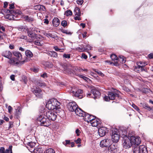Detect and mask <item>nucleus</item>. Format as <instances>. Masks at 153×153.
<instances>
[{
	"mask_svg": "<svg viewBox=\"0 0 153 153\" xmlns=\"http://www.w3.org/2000/svg\"><path fill=\"white\" fill-rule=\"evenodd\" d=\"M7 14L5 16V18L9 20H14L15 17L17 16V14H20L21 12L19 10H6Z\"/></svg>",
	"mask_w": 153,
	"mask_h": 153,
	"instance_id": "nucleus-1",
	"label": "nucleus"
},
{
	"mask_svg": "<svg viewBox=\"0 0 153 153\" xmlns=\"http://www.w3.org/2000/svg\"><path fill=\"white\" fill-rule=\"evenodd\" d=\"M59 104V102L57 100L54 99H52L48 101L46 104V107L50 111H53L56 107Z\"/></svg>",
	"mask_w": 153,
	"mask_h": 153,
	"instance_id": "nucleus-2",
	"label": "nucleus"
},
{
	"mask_svg": "<svg viewBox=\"0 0 153 153\" xmlns=\"http://www.w3.org/2000/svg\"><path fill=\"white\" fill-rule=\"evenodd\" d=\"M37 120L41 122V126L48 127L51 124L50 120L46 115H40Z\"/></svg>",
	"mask_w": 153,
	"mask_h": 153,
	"instance_id": "nucleus-3",
	"label": "nucleus"
},
{
	"mask_svg": "<svg viewBox=\"0 0 153 153\" xmlns=\"http://www.w3.org/2000/svg\"><path fill=\"white\" fill-rule=\"evenodd\" d=\"M59 105L53 110V112L51 111H46L43 108H42L41 111L40 112L42 114V115H55V113L57 114L61 111L62 112L63 111L60 108Z\"/></svg>",
	"mask_w": 153,
	"mask_h": 153,
	"instance_id": "nucleus-4",
	"label": "nucleus"
},
{
	"mask_svg": "<svg viewBox=\"0 0 153 153\" xmlns=\"http://www.w3.org/2000/svg\"><path fill=\"white\" fill-rule=\"evenodd\" d=\"M116 97L120 98L118 92H117L116 91H109L108 92V96H105L104 97V99L105 101H108L110 100H114Z\"/></svg>",
	"mask_w": 153,
	"mask_h": 153,
	"instance_id": "nucleus-5",
	"label": "nucleus"
},
{
	"mask_svg": "<svg viewBox=\"0 0 153 153\" xmlns=\"http://www.w3.org/2000/svg\"><path fill=\"white\" fill-rule=\"evenodd\" d=\"M26 62L27 61L26 60L20 61L17 59L16 58L13 57L10 59L9 62L11 65L19 66L24 64L25 62Z\"/></svg>",
	"mask_w": 153,
	"mask_h": 153,
	"instance_id": "nucleus-6",
	"label": "nucleus"
},
{
	"mask_svg": "<svg viewBox=\"0 0 153 153\" xmlns=\"http://www.w3.org/2000/svg\"><path fill=\"white\" fill-rule=\"evenodd\" d=\"M129 139L131 144L134 145L135 146H139L141 142V139L139 137L131 136H129Z\"/></svg>",
	"mask_w": 153,
	"mask_h": 153,
	"instance_id": "nucleus-7",
	"label": "nucleus"
},
{
	"mask_svg": "<svg viewBox=\"0 0 153 153\" xmlns=\"http://www.w3.org/2000/svg\"><path fill=\"white\" fill-rule=\"evenodd\" d=\"M123 146L125 149H128L130 148L132 145L131 142L129 139V136H125L123 138Z\"/></svg>",
	"mask_w": 153,
	"mask_h": 153,
	"instance_id": "nucleus-8",
	"label": "nucleus"
},
{
	"mask_svg": "<svg viewBox=\"0 0 153 153\" xmlns=\"http://www.w3.org/2000/svg\"><path fill=\"white\" fill-rule=\"evenodd\" d=\"M101 95L100 91L96 88H94L92 89L91 91V94H88V96H91V97L95 99L99 98Z\"/></svg>",
	"mask_w": 153,
	"mask_h": 153,
	"instance_id": "nucleus-9",
	"label": "nucleus"
},
{
	"mask_svg": "<svg viewBox=\"0 0 153 153\" xmlns=\"http://www.w3.org/2000/svg\"><path fill=\"white\" fill-rule=\"evenodd\" d=\"M112 143V140L109 139H106L102 140L100 143V146L102 147L108 148Z\"/></svg>",
	"mask_w": 153,
	"mask_h": 153,
	"instance_id": "nucleus-10",
	"label": "nucleus"
},
{
	"mask_svg": "<svg viewBox=\"0 0 153 153\" xmlns=\"http://www.w3.org/2000/svg\"><path fill=\"white\" fill-rule=\"evenodd\" d=\"M111 138L113 142L117 143L120 138V135L118 134L117 132L115 130H112L111 133Z\"/></svg>",
	"mask_w": 153,
	"mask_h": 153,
	"instance_id": "nucleus-11",
	"label": "nucleus"
},
{
	"mask_svg": "<svg viewBox=\"0 0 153 153\" xmlns=\"http://www.w3.org/2000/svg\"><path fill=\"white\" fill-rule=\"evenodd\" d=\"M108 129L105 127H102L100 128L98 130L99 134L100 137H102L105 135L108 132Z\"/></svg>",
	"mask_w": 153,
	"mask_h": 153,
	"instance_id": "nucleus-12",
	"label": "nucleus"
},
{
	"mask_svg": "<svg viewBox=\"0 0 153 153\" xmlns=\"http://www.w3.org/2000/svg\"><path fill=\"white\" fill-rule=\"evenodd\" d=\"M117 143L113 142L111 143L110 146L108 148V151L111 152V153H117Z\"/></svg>",
	"mask_w": 153,
	"mask_h": 153,
	"instance_id": "nucleus-13",
	"label": "nucleus"
},
{
	"mask_svg": "<svg viewBox=\"0 0 153 153\" xmlns=\"http://www.w3.org/2000/svg\"><path fill=\"white\" fill-rule=\"evenodd\" d=\"M78 106L75 102H71L68 104L67 108L69 111H74L75 109H76V107Z\"/></svg>",
	"mask_w": 153,
	"mask_h": 153,
	"instance_id": "nucleus-14",
	"label": "nucleus"
},
{
	"mask_svg": "<svg viewBox=\"0 0 153 153\" xmlns=\"http://www.w3.org/2000/svg\"><path fill=\"white\" fill-rule=\"evenodd\" d=\"M32 91L37 97L39 98L42 97L43 92L40 89L36 88L35 90H32Z\"/></svg>",
	"mask_w": 153,
	"mask_h": 153,
	"instance_id": "nucleus-15",
	"label": "nucleus"
},
{
	"mask_svg": "<svg viewBox=\"0 0 153 153\" xmlns=\"http://www.w3.org/2000/svg\"><path fill=\"white\" fill-rule=\"evenodd\" d=\"M79 117H81V115H78ZM81 115V117H83V119L85 121L87 122L88 123H90L91 121H92L93 120L95 119L96 118V117L94 115Z\"/></svg>",
	"mask_w": 153,
	"mask_h": 153,
	"instance_id": "nucleus-16",
	"label": "nucleus"
},
{
	"mask_svg": "<svg viewBox=\"0 0 153 153\" xmlns=\"http://www.w3.org/2000/svg\"><path fill=\"white\" fill-rule=\"evenodd\" d=\"M27 33L28 36L30 38L29 39L27 38V41L29 42H31L35 39L36 34L32 33L29 30L27 31Z\"/></svg>",
	"mask_w": 153,
	"mask_h": 153,
	"instance_id": "nucleus-17",
	"label": "nucleus"
},
{
	"mask_svg": "<svg viewBox=\"0 0 153 153\" xmlns=\"http://www.w3.org/2000/svg\"><path fill=\"white\" fill-rule=\"evenodd\" d=\"M71 92L72 93L73 95L79 99H81L83 97L82 95L83 91L81 89H79L76 92L74 91H72Z\"/></svg>",
	"mask_w": 153,
	"mask_h": 153,
	"instance_id": "nucleus-18",
	"label": "nucleus"
},
{
	"mask_svg": "<svg viewBox=\"0 0 153 153\" xmlns=\"http://www.w3.org/2000/svg\"><path fill=\"white\" fill-rule=\"evenodd\" d=\"M90 123L91 124L92 126L96 127L99 126L101 125V122L100 119L96 117L94 120H93L92 121H91Z\"/></svg>",
	"mask_w": 153,
	"mask_h": 153,
	"instance_id": "nucleus-19",
	"label": "nucleus"
},
{
	"mask_svg": "<svg viewBox=\"0 0 153 153\" xmlns=\"http://www.w3.org/2000/svg\"><path fill=\"white\" fill-rule=\"evenodd\" d=\"M120 130L119 132L121 137L123 138L125 136H128L127 135V128H126L121 127Z\"/></svg>",
	"mask_w": 153,
	"mask_h": 153,
	"instance_id": "nucleus-20",
	"label": "nucleus"
},
{
	"mask_svg": "<svg viewBox=\"0 0 153 153\" xmlns=\"http://www.w3.org/2000/svg\"><path fill=\"white\" fill-rule=\"evenodd\" d=\"M74 111L76 115H79L81 114H83V113L85 114V115H91L90 114L87 113L80 108H78L77 107H76V108L75 109Z\"/></svg>",
	"mask_w": 153,
	"mask_h": 153,
	"instance_id": "nucleus-21",
	"label": "nucleus"
},
{
	"mask_svg": "<svg viewBox=\"0 0 153 153\" xmlns=\"http://www.w3.org/2000/svg\"><path fill=\"white\" fill-rule=\"evenodd\" d=\"M33 9L36 10H39V11H45L46 8L43 5L40 4L34 6Z\"/></svg>",
	"mask_w": 153,
	"mask_h": 153,
	"instance_id": "nucleus-22",
	"label": "nucleus"
},
{
	"mask_svg": "<svg viewBox=\"0 0 153 153\" xmlns=\"http://www.w3.org/2000/svg\"><path fill=\"white\" fill-rule=\"evenodd\" d=\"M2 55L6 58L10 59L12 57V53L9 51H5L3 52Z\"/></svg>",
	"mask_w": 153,
	"mask_h": 153,
	"instance_id": "nucleus-23",
	"label": "nucleus"
},
{
	"mask_svg": "<svg viewBox=\"0 0 153 153\" xmlns=\"http://www.w3.org/2000/svg\"><path fill=\"white\" fill-rule=\"evenodd\" d=\"M13 55L16 57L17 59L21 61L22 58V56L21 53L15 51L13 52Z\"/></svg>",
	"mask_w": 153,
	"mask_h": 153,
	"instance_id": "nucleus-24",
	"label": "nucleus"
},
{
	"mask_svg": "<svg viewBox=\"0 0 153 153\" xmlns=\"http://www.w3.org/2000/svg\"><path fill=\"white\" fill-rule=\"evenodd\" d=\"M60 23L59 19L57 17L54 18L52 20V24L53 26L57 27Z\"/></svg>",
	"mask_w": 153,
	"mask_h": 153,
	"instance_id": "nucleus-25",
	"label": "nucleus"
},
{
	"mask_svg": "<svg viewBox=\"0 0 153 153\" xmlns=\"http://www.w3.org/2000/svg\"><path fill=\"white\" fill-rule=\"evenodd\" d=\"M140 153H148L146 146L144 145L140 146Z\"/></svg>",
	"mask_w": 153,
	"mask_h": 153,
	"instance_id": "nucleus-26",
	"label": "nucleus"
},
{
	"mask_svg": "<svg viewBox=\"0 0 153 153\" xmlns=\"http://www.w3.org/2000/svg\"><path fill=\"white\" fill-rule=\"evenodd\" d=\"M137 65H139V66L141 68V71H145V70L143 67L147 65V64L146 63L144 62L140 61L138 62H137Z\"/></svg>",
	"mask_w": 153,
	"mask_h": 153,
	"instance_id": "nucleus-27",
	"label": "nucleus"
},
{
	"mask_svg": "<svg viewBox=\"0 0 153 153\" xmlns=\"http://www.w3.org/2000/svg\"><path fill=\"white\" fill-rule=\"evenodd\" d=\"M45 35L47 37L53 38L56 40H57L58 39V36L56 34H53L51 33H46L45 34Z\"/></svg>",
	"mask_w": 153,
	"mask_h": 153,
	"instance_id": "nucleus-28",
	"label": "nucleus"
},
{
	"mask_svg": "<svg viewBox=\"0 0 153 153\" xmlns=\"http://www.w3.org/2000/svg\"><path fill=\"white\" fill-rule=\"evenodd\" d=\"M133 153H140V151L139 146H134L133 149Z\"/></svg>",
	"mask_w": 153,
	"mask_h": 153,
	"instance_id": "nucleus-29",
	"label": "nucleus"
},
{
	"mask_svg": "<svg viewBox=\"0 0 153 153\" xmlns=\"http://www.w3.org/2000/svg\"><path fill=\"white\" fill-rule=\"evenodd\" d=\"M140 104L143 108H144L148 110H153V107H150L147 104L141 103Z\"/></svg>",
	"mask_w": 153,
	"mask_h": 153,
	"instance_id": "nucleus-30",
	"label": "nucleus"
},
{
	"mask_svg": "<svg viewBox=\"0 0 153 153\" xmlns=\"http://www.w3.org/2000/svg\"><path fill=\"white\" fill-rule=\"evenodd\" d=\"M18 30L19 31L24 32H26V31L27 32V31L29 30L28 28L26 26H21L19 27Z\"/></svg>",
	"mask_w": 153,
	"mask_h": 153,
	"instance_id": "nucleus-31",
	"label": "nucleus"
},
{
	"mask_svg": "<svg viewBox=\"0 0 153 153\" xmlns=\"http://www.w3.org/2000/svg\"><path fill=\"white\" fill-rule=\"evenodd\" d=\"M74 13L75 15L79 16L81 15L80 9L78 7L75 8L74 10Z\"/></svg>",
	"mask_w": 153,
	"mask_h": 153,
	"instance_id": "nucleus-32",
	"label": "nucleus"
},
{
	"mask_svg": "<svg viewBox=\"0 0 153 153\" xmlns=\"http://www.w3.org/2000/svg\"><path fill=\"white\" fill-rule=\"evenodd\" d=\"M31 150H32L34 153H42L43 150L42 148H36L32 150L31 149Z\"/></svg>",
	"mask_w": 153,
	"mask_h": 153,
	"instance_id": "nucleus-33",
	"label": "nucleus"
},
{
	"mask_svg": "<svg viewBox=\"0 0 153 153\" xmlns=\"http://www.w3.org/2000/svg\"><path fill=\"white\" fill-rule=\"evenodd\" d=\"M25 54L26 56L29 58L32 57L33 54L29 50H27L25 52Z\"/></svg>",
	"mask_w": 153,
	"mask_h": 153,
	"instance_id": "nucleus-34",
	"label": "nucleus"
},
{
	"mask_svg": "<svg viewBox=\"0 0 153 153\" xmlns=\"http://www.w3.org/2000/svg\"><path fill=\"white\" fill-rule=\"evenodd\" d=\"M14 112L15 115H19L21 113L22 109L20 107H18L15 109Z\"/></svg>",
	"mask_w": 153,
	"mask_h": 153,
	"instance_id": "nucleus-35",
	"label": "nucleus"
},
{
	"mask_svg": "<svg viewBox=\"0 0 153 153\" xmlns=\"http://www.w3.org/2000/svg\"><path fill=\"white\" fill-rule=\"evenodd\" d=\"M48 55L50 56L56 57L57 56V53L54 51H50L48 53Z\"/></svg>",
	"mask_w": 153,
	"mask_h": 153,
	"instance_id": "nucleus-36",
	"label": "nucleus"
},
{
	"mask_svg": "<svg viewBox=\"0 0 153 153\" xmlns=\"http://www.w3.org/2000/svg\"><path fill=\"white\" fill-rule=\"evenodd\" d=\"M27 145L30 146V147L34 149V147L36 145V143L32 142H28L27 143Z\"/></svg>",
	"mask_w": 153,
	"mask_h": 153,
	"instance_id": "nucleus-37",
	"label": "nucleus"
},
{
	"mask_svg": "<svg viewBox=\"0 0 153 153\" xmlns=\"http://www.w3.org/2000/svg\"><path fill=\"white\" fill-rule=\"evenodd\" d=\"M48 118L49 119V120H50L54 121L55 120H56L57 118V115H48Z\"/></svg>",
	"mask_w": 153,
	"mask_h": 153,
	"instance_id": "nucleus-38",
	"label": "nucleus"
},
{
	"mask_svg": "<svg viewBox=\"0 0 153 153\" xmlns=\"http://www.w3.org/2000/svg\"><path fill=\"white\" fill-rule=\"evenodd\" d=\"M24 19L25 21L27 22H30L33 21V18L29 17L27 16H25Z\"/></svg>",
	"mask_w": 153,
	"mask_h": 153,
	"instance_id": "nucleus-39",
	"label": "nucleus"
},
{
	"mask_svg": "<svg viewBox=\"0 0 153 153\" xmlns=\"http://www.w3.org/2000/svg\"><path fill=\"white\" fill-rule=\"evenodd\" d=\"M139 65L137 64V66H135L134 69V71L137 72H139L140 70L141 71V68L139 66Z\"/></svg>",
	"mask_w": 153,
	"mask_h": 153,
	"instance_id": "nucleus-40",
	"label": "nucleus"
},
{
	"mask_svg": "<svg viewBox=\"0 0 153 153\" xmlns=\"http://www.w3.org/2000/svg\"><path fill=\"white\" fill-rule=\"evenodd\" d=\"M111 58L112 60L115 61L118 60V58L115 54H112L111 56Z\"/></svg>",
	"mask_w": 153,
	"mask_h": 153,
	"instance_id": "nucleus-41",
	"label": "nucleus"
},
{
	"mask_svg": "<svg viewBox=\"0 0 153 153\" xmlns=\"http://www.w3.org/2000/svg\"><path fill=\"white\" fill-rule=\"evenodd\" d=\"M62 143L65 146H67V145H69L71 144V141L70 140H66L65 142H62Z\"/></svg>",
	"mask_w": 153,
	"mask_h": 153,
	"instance_id": "nucleus-42",
	"label": "nucleus"
},
{
	"mask_svg": "<svg viewBox=\"0 0 153 153\" xmlns=\"http://www.w3.org/2000/svg\"><path fill=\"white\" fill-rule=\"evenodd\" d=\"M45 153H55V152L53 149L50 148L46 150Z\"/></svg>",
	"mask_w": 153,
	"mask_h": 153,
	"instance_id": "nucleus-43",
	"label": "nucleus"
},
{
	"mask_svg": "<svg viewBox=\"0 0 153 153\" xmlns=\"http://www.w3.org/2000/svg\"><path fill=\"white\" fill-rule=\"evenodd\" d=\"M65 14L67 16H71L72 14V12L70 10H67L65 12Z\"/></svg>",
	"mask_w": 153,
	"mask_h": 153,
	"instance_id": "nucleus-44",
	"label": "nucleus"
},
{
	"mask_svg": "<svg viewBox=\"0 0 153 153\" xmlns=\"http://www.w3.org/2000/svg\"><path fill=\"white\" fill-rule=\"evenodd\" d=\"M123 57V56L122 57L120 56L118 58L119 61L122 64L125 63L126 62V60L124 59Z\"/></svg>",
	"mask_w": 153,
	"mask_h": 153,
	"instance_id": "nucleus-45",
	"label": "nucleus"
},
{
	"mask_svg": "<svg viewBox=\"0 0 153 153\" xmlns=\"http://www.w3.org/2000/svg\"><path fill=\"white\" fill-rule=\"evenodd\" d=\"M76 75L77 76H79L80 78H82L83 79H84L87 81V80H88L89 79L87 78V77H86L82 75H79V74H76Z\"/></svg>",
	"mask_w": 153,
	"mask_h": 153,
	"instance_id": "nucleus-46",
	"label": "nucleus"
},
{
	"mask_svg": "<svg viewBox=\"0 0 153 153\" xmlns=\"http://www.w3.org/2000/svg\"><path fill=\"white\" fill-rule=\"evenodd\" d=\"M19 38L20 39H24L26 40L27 41V37L26 36H25L23 34H21L19 37Z\"/></svg>",
	"mask_w": 153,
	"mask_h": 153,
	"instance_id": "nucleus-47",
	"label": "nucleus"
},
{
	"mask_svg": "<svg viewBox=\"0 0 153 153\" xmlns=\"http://www.w3.org/2000/svg\"><path fill=\"white\" fill-rule=\"evenodd\" d=\"M61 24L63 27H65L67 25V22L65 20H63L61 22Z\"/></svg>",
	"mask_w": 153,
	"mask_h": 153,
	"instance_id": "nucleus-48",
	"label": "nucleus"
},
{
	"mask_svg": "<svg viewBox=\"0 0 153 153\" xmlns=\"http://www.w3.org/2000/svg\"><path fill=\"white\" fill-rule=\"evenodd\" d=\"M132 106L138 112H139L140 110H139L138 107L136 105H135L134 104H133L132 105Z\"/></svg>",
	"mask_w": 153,
	"mask_h": 153,
	"instance_id": "nucleus-49",
	"label": "nucleus"
},
{
	"mask_svg": "<svg viewBox=\"0 0 153 153\" xmlns=\"http://www.w3.org/2000/svg\"><path fill=\"white\" fill-rule=\"evenodd\" d=\"M62 32L63 33H65L67 34H68L69 35H71L72 34V33L71 32H68L67 30H62Z\"/></svg>",
	"mask_w": 153,
	"mask_h": 153,
	"instance_id": "nucleus-50",
	"label": "nucleus"
},
{
	"mask_svg": "<svg viewBox=\"0 0 153 153\" xmlns=\"http://www.w3.org/2000/svg\"><path fill=\"white\" fill-rule=\"evenodd\" d=\"M15 8L14 6V4H9V8L10 9H8L9 10H13V9H14Z\"/></svg>",
	"mask_w": 153,
	"mask_h": 153,
	"instance_id": "nucleus-51",
	"label": "nucleus"
},
{
	"mask_svg": "<svg viewBox=\"0 0 153 153\" xmlns=\"http://www.w3.org/2000/svg\"><path fill=\"white\" fill-rule=\"evenodd\" d=\"M81 141V139L80 138H78L77 140H75L74 142L76 144H80Z\"/></svg>",
	"mask_w": 153,
	"mask_h": 153,
	"instance_id": "nucleus-52",
	"label": "nucleus"
},
{
	"mask_svg": "<svg viewBox=\"0 0 153 153\" xmlns=\"http://www.w3.org/2000/svg\"><path fill=\"white\" fill-rule=\"evenodd\" d=\"M63 56L65 58L69 59L70 58V54H64L63 55Z\"/></svg>",
	"mask_w": 153,
	"mask_h": 153,
	"instance_id": "nucleus-53",
	"label": "nucleus"
},
{
	"mask_svg": "<svg viewBox=\"0 0 153 153\" xmlns=\"http://www.w3.org/2000/svg\"><path fill=\"white\" fill-rule=\"evenodd\" d=\"M8 112L10 114H11V112L13 110V108L10 106L9 105L8 107Z\"/></svg>",
	"mask_w": 153,
	"mask_h": 153,
	"instance_id": "nucleus-54",
	"label": "nucleus"
},
{
	"mask_svg": "<svg viewBox=\"0 0 153 153\" xmlns=\"http://www.w3.org/2000/svg\"><path fill=\"white\" fill-rule=\"evenodd\" d=\"M13 122H9V127H8V130L11 128H12L13 126Z\"/></svg>",
	"mask_w": 153,
	"mask_h": 153,
	"instance_id": "nucleus-55",
	"label": "nucleus"
},
{
	"mask_svg": "<svg viewBox=\"0 0 153 153\" xmlns=\"http://www.w3.org/2000/svg\"><path fill=\"white\" fill-rule=\"evenodd\" d=\"M76 134L77 136H79L80 135V130L78 129L77 128L75 131Z\"/></svg>",
	"mask_w": 153,
	"mask_h": 153,
	"instance_id": "nucleus-56",
	"label": "nucleus"
},
{
	"mask_svg": "<svg viewBox=\"0 0 153 153\" xmlns=\"http://www.w3.org/2000/svg\"><path fill=\"white\" fill-rule=\"evenodd\" d=\"M0 153H5V149L4 147L0 148Z\"/></svg>",
	"mask_w": 153,
	"mask_h": 153,
	"instance_id": "nucleus-57",
	"label": "nucleus"
},
{
	"mask_svg": "<svg viewBox=\"0 0 153 153\" xmlns=\"http://www.w3.org/2000/svg\"><path fill=\"white\" fill-rule=\"evenodd\" d=\"M41 76L44 78L45 77H47L48 76L47 74L46 73H44L43 74L41 75Z\"/></svg>",
	"mask_w": 153,
	"mask_h": 153,
	"instance_id": "nucleus-58",
	"label": "nucleus"
},
{
	"mask_svg": "<svg viewBox=\"0 0 153 153\" xmlns=\"http://www.w3.org/2000/svg\"><path fill=\"white\" fill-rule=\"evenodd\" d=\"M77 3L79 5H81L83 2V0L79 1L78 0L76 1Z\"/></svg>",
	"mask_w": 153,
	"mask_h": 153,
	"instance_id": "nucleus-59",
	"label": "nucleus"
},
{
	"mask_svg": "<svg viewBox=\"0 0 153 153\" xmlns=\"http://www.w3.org/2000/svg\"><path fill=\"white\" fill-rule=\"evenodd\" d=\"M82 58L85 59H87V56L86 55L85 53H82Z\"/></svg>",
	"mask_w": 153,
	"mask_h": 153,
	"instance_id": "nucleus-60",
	"label": "nucleus"
},
{
	"mask_svg": "<svg viewBox=\"0 0 153 153\" xmlns=\"http://www.w3.org/2000/svg\"><path fill=\"white\" fill-rule=\"evenodd\" d=\"M96 72L100 76H102L104 75V74H103L100 71H96Z\"/></svg>",
	"mask_w": 153,
	"mask_h": 153,
	"instance_id": "nucleus-61",
	"label": "nucleus"
},
{
	"mask_svg": "<svg viewBox=\"0 0 153 153\" xmlns=\"http://www.w3.org/2000/svg\"><path fill=\"white\" fill-rule=\"evenodd\" d=\"M54 49L56 51H59L61 50V49L59 48L57 46L54 47Z\"/></svg>",
	"mask_w": 153,
	"mask_h": 153,
	"instance_id": "nucleus-62",
	"label": "nucleus"
},
{
	"mask_svg": "<svg viewBox=\"0 0 153 153\" xmlns=\"http://www.w3.org/2000/svg\"><path fill=\"white\" fill-rule=\"evenodd\" d=\"M35 45H38V46H40L41 45L40 43L38 41H35Z\"/></svg>",
	"mask_w": 153,
	"mask_h": 153,
	"instance_id": "nucleus-63",
	"label": "nucleus"
},
{
	"mask_svg": "<svg viewBox=\"0 0 153 153\" xmlns=\"http://www.w3.org/2000/svg\"><path fill=\"white\" fill-rule=\"evenodd\" d=\"M44 23L47 24V25H48V24L49 23V21L48 20V19H44Z\"/></svg>",
	"mask_w": 153,
	"mask_h": 153,
	"instance_id": "nucleus-64",
	"label": "nucleus"
}]
</instances>
